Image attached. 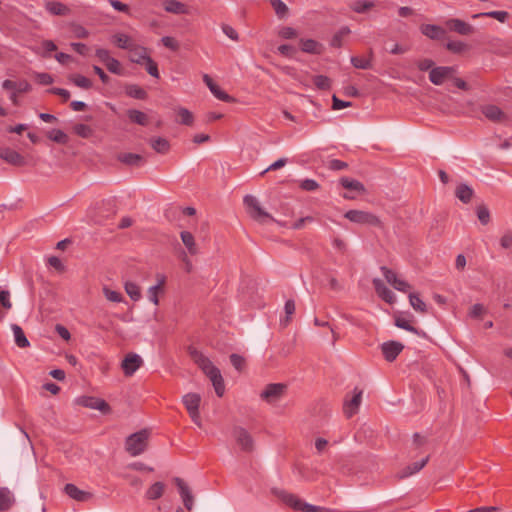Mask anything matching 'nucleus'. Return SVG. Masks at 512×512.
<instances>
[{
	"label": "nucleus",
	"instance_id": "obj_30",
	"mask_svg": "<svg viewBox=\"0 0 512 512\" xmlns=\"http://www.w3.org/2000/svg\"><path fill=\"white\" fill-rule=\"evenodd\" d=\"M127 116L130 119L131 122L136 123L141 126H146L149 122V118L147 114L140 110L136 109H129L127 111Z\"/></svg>",
	"mask_w": 512,
	"mask_h": 512
},
{
	"label": "nucleus",
	"instance_id": "obj_61",
	"mask_svg": "<svg viewBox=\"0 0 512 512\" xmlns=\"http://www.w3.org/2000/svg\"><path fill=\"white\" fill-rule=\"evenodd\" d=\"M484 313H486V309L482 304H474L469 311V316L471 318H480Z\"/></svg>",
	"mask_w": 512,
	"mask_h": 512
},
{
	"label": "nucleus",
	"instance_id": "obj_7",
	"mask_svg": "<svg viewBox=\"0 0 512 512\" xmlns=\"http://www.w3.org/2000/svg\"><path fill=\"white\" fill-rule=\"evenodd\" d=\"M344 217L349 221L359 225H370L381 227L382 223L380 219L373 213L364 210H348Z\"/></svg>",
	"mask_w": 512,
	"mask_h": 512
},
{
	"label": "nucleus",
	"instance_id": "obj_19",
	"mask_svg": "<svg viewBox=\"0 0 512 512\" xmlns=\"http://www.w3.org/2000/svg\"><path fill=\"white\" fill-rule=\"evenodd\" d=\"M0 158L15 166H22L25 164L24 157L17 151L10 148H1Z\"/></svg>",
	"mask_w": 512,
	"mask_h": 512
},
{
	"label": "nucleus",
	"instance_id": "obj_5",
	"mask_svg": "<svg viewBox=\"0 0 512 512\" xmlns=\"http://www.w3.org/2000/svg\"><path fill=\"white\" fill-rule=\"evenodd\" d=\"M150 431L142 429L127 437L125 442L126 451L132 455L137 456L145 451L148 445Z\"/></svg>",
	"mask_w": 512,
	"mask_h": 512
},
{
	"label": "nucleus",
	"instance_id": "obj_11",
	"mask_svg": "<svg viewBox=\"0 0 512 512\" xmlns=\"http://www.w3.org/2000/svg\"><path fill=\"white\" fill-rule=\"evenodd\" d=\"M362 395L363 390L354 388L352 395L346 396L343 404V412L347 418H351L358 412L362 402Z\"/></svg>",
	"mask_w": 512,
	"mask_h": 512
},
{
	"label": "nucleus",
	"instance_id": "obj_44",
	"mask_svg": "<svg viewBox=\"0 0 512 512\" xmlns=\"http://www.w3.org/2000/svg\"><path fill=\"white\" fill-rule=\"evenodd\" d=\"M203 81L206 83L210 91L217 97L219 100L224 101V91H222L214 82L213 79L208 75L204 74Z\"/></svg>",
	"mask_w": 512,
	"mask_h": 512
},
{
	"label": "nucleus",
	"instance_id": "obj_2",
	"mask_svg": "<svg viewBox=\"0 0 512 512\" xmlns=\"http://www.w3.org/2000/svg\"><path fill=\"white\" fill-rule=\"evenodd\" d=\"M64 492L72 499L81 502H87L94 496L104 497L106 492L97 487H78L73 483H67L64 487Z\"/></svg>",
	"mask_w": 512,
	"mask_h": 512
},
{
	"label": "nucleus",
	"instance_id": "obj_62",
	"mask_svg": "<svg viewBox=\"0 0 512 512\" xmlns=\"http://www.w3.org/2000/svg\"><path fill=\"white\" fill-rule=\"evenodd\" d=\"M71 30H72L73 34L75 35V37H77V38L84 39L89 36V32L87 31V29L81 25L73 24L71 26Z\"/></svg>",
	"mask_w": 512,
	"mask_h": 512
},
{
	"label": "nucleus",
	"instance_id": "obj_15",
	"mask_svg": "<svg viewBox=\"0 0 512 512\" xmlns=\"http://www.w3.org/2000/svg\"><path fill=\"white\" fill-rule=\"evenodd\" d=\"M446 26L451 30L460 35H470L474 32V27L457 18H452L446 21Z\"/></svg>",
	"mask_w": 512,
	"mask_h": 512
},
{
	"label": "nucleus",
	"instance_id": "obj_27",
	"mask_svg": "<svg viewBox=\"0 0 512 512\" xmlns=\"http://www.w3.org/2000/svg\"><path fill=\"white\" fill-rule=\"evenodd\" d=\"M164 9L165 11L173 14H186L187 8L186 5L180 1L177 0H166L164 2Z\"/></svg>",
	"mask_w": 512,
	"mask_h": 512
},
{
	"label": "nucleus",
	"instance_id": "obj_43",
	"mask_svg": "<svg viewBox=\"0 0 512 512\" xmlns=\"http://www.w3.org/2000/svg\"><path fill=\"white\" fill-rule=\"evenodd\" d=\"M177 114L179 116V119L177 120L178 123L191 126L194 122L193 114L186 108H179L177 109Z\"/></svg>",
	"mask_w": 512,
	"mask_h": 512
},
{
	"label": "nucleus",
	"instance_id": "obj_40",
	"mask_svg": "<svg viewBox=\"0 0 512 512\" xmlns=\"http://www.w3.org/2000/svg\"><path fill=\"white\" fill-rule=\"evenodd\" d=\"M473 18H480V17H490L498 20L501 23L506 22V20L509 17L508 12L506 11H489V12H482L477 13L472 16Z\"/></svg>",
	"mask_w": 512,
	"mask_h": 512
},
{
	"label": "nucleus",
	"instance_id": "obj_48",
	"mask_svg": "<svg viewBox=\"0 0 512 512\" xmlns=\"http://www.w3.org/2000/svg\"><path fill=\"white\" fill-rule=\"evenodd\" d=\"M104 65L106 66L107 70L113 74H123V68L121 63L114 57H111L110 60Z\"/></svg>",
	"mask_w": 512,
	"mask_h": 512
},
{
	"label": "nucleus",
	"instance_id": "obj_50",
	"mask_svg": "<svg viewBox=\"0 0 512 512\" xmlns=\"http://www.w3.org/2000/svg\"><path fill=\"white\" fill-rule=\"evenodd\" d=\"M230 362L232 366L238 371L242 372L245 369L246 361L245 358L238 354H231L230 355Z\"/></svg>",
	"mask_w": 512,
	"mask_h": 512
},
{
	"label": "nucleus",
	"instance_id": "obj_14",
	"mask_svg": "<svg viewBox=\"0 0 512 512\" xmlns=\"http://www.w3.org/2000/svg\"><path fill=\"white\" fill-rule=\"evenodd\" d=\"M77 402H78V404H80L84 407L99 410L104 414H107L110 412L109 404L101 398L92 397V396H83V397L78 398Z\"/></svg>",
	"mask_w": 512,
	"mask_h": 512
},
{
	"label": "nucleus",
	"instance_id": "obj_60",
	"mask_svg": "<svg viewBox=\"0 0 512 512\" xmlns=\"http://www.w3.org/2000/svg\"><path fill=\"white\" fill-rule=\"evenodd\" d=\"M446 46L448 50L454 53H460L467 49V45L461 41H450Z\"/></svg>",
	"mask_w": 512,
	"mask_h": 512
},
{
	"label": "nucleus",
	"instance_id": "obj_46",
	"mask_svg": "<svg viewBox=\"0 0 512 512\" xmlns=\"http://www.w3.org/2000/svg\"><path fill=\"white\" fill-rule=\"evenodd\" d=\"M301 49L307 53H320L321 46L312 39L301 40Z\"/></svg>",
	"mask_w": 512,
	"mask_h": 512
},
{
	"label": "nucleus",
	"instance_id": "obj_59",
	"mask_svg": "<svg viewBox=\"0 0 512 512\" xmlns=\"http://www.w3.org/2000/svg\"><path fill=\"white\" fill-rule=\"evenodd\" d=\"M477 217L483 225L488 224L490 221V212L487 207L479 206L477 208Z\"/></svg>",
	"mask_w": 512,
	"mask_h": 512
},
{
	"label": "nucleus",
	"instance_id": "obj_33",
	"mask_svg": "<svg viewBox=\"0 0 512 512\" xmlns=\"http://www.w3.org/2000/svg\"><path fill=\"white\" fill-rule=\"evenodd\" d=\"M150 145L157 153L160 154H166L170 149L168 140L162 137L151 138Z\"/></svg>",
	"mask_w": 512,
	"mask_h": 512
},
{
	"label": "nucleus",
	"instance_id": "obj_64",
	"mask_svg": "<svg viewBox=\"0 0 512 512\" xmlns=\"http://www.w3.org/2000/svg\"><path fill=\"white\" fill-rule=\"evenodd\" d=\"M500 245L503 249H510L512 248V233L506 232L501 238H500Z\"/></svg>",
	"mask_w": 512,
	"mask_h": 512
},
{
	"label": "nucleus",
	"instance_id": "obj_24",
	"mask_svg": "<svg viewBox=\"0 0 512 512\" xmlns=\"http://www.w3.org/2000/svg\"><path fill=\"white\" fill-rule=\"evenodd\" d=\"M481 111L491 121H502L505 117L502 110L496 105H485Z\"/></svg>",
	"mask_w": 512,
	"mask_h": 512
},
{
	"label": "nucleus",
	"instance_id": "obj_51",
	"mask_svg": "<svg viewBox=\"0 0 512 512\" xmlns=\"http://www.w3.org/2000/svg\"><path fill=\"white\" fill-rule=\"evenodd\" d=\"M163 283H164V280L162 279L158 284H156L148 289V298L154 305L159 304L158 293H159Z\"/></svg>",
	"mask_w": 512,
	"mask_h": 512
},
{
	"label": "nucleus",
	"instance_id": "obj_18",
	"mask_svg": "<svg viewBox=\"0 0 512 512\" xmlns=\"http://www.w3.org/2000/svg\"><path fill=\"white\" fill-rule=\"evenodd\" d=\"M373 285L377 295L383 299L385 302L389 304H393L395 302L394 293L383 283V281L379 278L373 279Z\"/></svg>",
	"mask_w": 512,
	"mask_h": 512
},
{
	"label": "nucleus",
	"instance_id": "obj_56",
	"mask_svg": "<svg viewBox=\"0 0 512 512\" xmlns=\"http://www.w3.org/2000/svg\"><path fill=\"white\" fill-rule=\"evenodd\" d=\"M284 311L286 314V318L284 320H281V324L286 326L289 323L291 316L295 312V303L293 300H287L285 302Z\"/></svg>",
	"mask_w": 512,
	"mask_h": 512
},
{
	"label": "nucleus",
	"instance_id": "obj_25",
	"mask_svg": "<svg viewBox=\"0 0 512 512\" xmlns=\"http://www.w3.org/2000/svg\"><path fill=\"white\" fill-rule=\"evenodd\" d=\"M180 237L189 254L196 255L198 253V247L193 234L189 231H182Z\"/></svg>",
	"mask_w": 512,
	"mask_h": 512
},
{
	"label": "nucleus",
	"instance_id": "obj_53",
	"mask_svg": "<svg viewBox=\"0 0 512 512\" xmlns=\"http://www.w3.org/2000/svg\"><path fill=\"white\" fill-rule=\"evenodd\" d=\"M143 65H145L148 74L152 77L159 78L158 65L150 56L146 58Z\"/></svg>",
	"mask_w": 512,
	"mask_h": 512
},
{
	"label": "nucleus",
	"instance_id": "obj_26",
	"mask_svg": "<svg viewBox=\"0 0 512 512\" xmlns=\"http://www.w3.org/2000/svg\"><path fill=\"white\" fill-rule=\"evenodd\" d=\"M11 329L13 331L14 341L19 348H27L30 346V343L27 337L25 336L24 331L19 325L12 324Z\"/></svg>",
	"mask_w": 512,
	"mask_h": 512
},
{
	"label": "nucleus",
	"instance_id": "obj_35",
	"mask_svg": "<svg viewBox=\"0 0 512 512\" xmlns=\"http://www.w3.org/2000/svg\"><path fill=\"white\" fill-rule=\"evenodd\" d=\"M126 94L134 99L145 100L147 98V92L136 84H129L125 87Z\"/></svg>",
	"mask_w": 512,
	"mask_h": 512
},
{
	"label": "nucleus",
	"instance_id": "obj_12",
	"mask_svg": "<svg viewBox=\"0 0 512 512\" xmlns=\"http://www.w3.org/2000/svg\"><path fill=\"white\" fill-rule=\"evenodd\" d=\"M143 364L142 358L136 353H128L122 360L121 368L125 376H132Z\"/></svg>",
	"mask_w": 512,
	"mask_h": 512
},
{
	"label": "nucleus",
	"instance_id": "obj_45",
	"mask_svg": "<svg viewBox=\"0 0 512 512\" xmlns=\"http://www.w3.org/2000/svg\"><path fill=\"white\" fill-rule=\"evenodd\" d=\"M409 302L414 310H416L420 313H426L427 306L417 294L410 293L409 294Z\"/></svg>",
	"mask_w": 512,
	"mask_h": 512
},
{
	"label": "nucleus",
	"instance_id": "obj_37",
	"mask_svg": "<svg viewBox=\"0 0 512 512\" xmlns=\"http://www.w3.org/2000/svg\"><path fill=\"white\" fill-rule=\"evenodd\" d=\"M68 79L79 88L88 90L92 87V81L81 74H71Z\"/></svg>",
	"mask_w": 512,
	"mask_h": 512
},
{
	"label": "nucleus",
	"instance_id": "obj_1",
	"mask_svg": "<svg viewBox=\"0 0 512 512\" xmlns=\"http://www.w3.org/2000/svg\"><path fill=\"white\" fill-rule=\"evenodd\" d=\"M188 353L191 359L198 367L210 378L215 392L219 397L224 395V385L222 383V375L220 370L199 350L190 346Z\"/></svg>",
	"mask_w": 512,
	"mask_h": 512
},
{
	"label": "nucleus",
	"instance_id": "obj_16",
	"mask_svg": "<svg viewBox=\"0 0 512 512\" xmlns=\"http://www.w3.org/2000/svg\"><path fill=\"white\" fill-rule=\"evenodd\" d=\"M381 348L385 359L389 362H392L403 350L404 345L397 341H389L383 343Z\"/></svg>",
	"mask_w": 512,
	"mask_h": 512
},
{
	"label": "nucleus",
	"instance_id": "obj_22",
	"mask_svg": "<svg viewBox=\"0 0 512 512\" xmlns=\"http://www.w3.org/2000/svg\"><path fill=\"white\" fill-rule=\"evenodd\" d=\"M2 87L5 90H11L16 93H27L31 90V85L27 80L21 81H12V80H4L2 83Z\"/></svg>",
	"mask_w": 512,
	"mask_h": 512
},
{
	"label": "nucleus",
	"instance_id": "obj_29",
	"mask_svg": "<svg viewBox=\"0 0 512 512\" xmlns=\"http://www.w3.org/2000/svg\"><path fill=\"white\" fill-rule=\"evenodd\" d=\"M421 32L430 39H440L444 34L441 27L432 24L422 25Z\"/></svg>",
	"mask_w": 512,
	"mask_h": 512
},
{
	"label": "nucleus",
	"instance_id": "obj_3",
	"mask_svg": "<svg viewBox=\"0 0 512 512\" xmlns=\"http://www.w3.org/2000/svg\"><path fill=\"white\" fill-rule=\"evenodd\" d=\"M273 492L286 504L293 507L296 510H300L303 512H336L333 509L315 506L312 504L305 503L298 499L295 495L289 494L283 490L274 489Z\"/></svg>",
	"mask_w": 512,
	"mask_h": 512
},
{
	"label": "nucleus",
	"instance_id": "obj_47",
	"mask_svg": "<svg viewBox=\"0 0 512 512\" xmlns=\"http://www.w3.org/2000/svg\"><path fill=\"white\" fill-rule=\"evenodd\" d=\"M48 138L56 143L66 144L68 136L59 129H53L48 133Z\"/></svg>",
	"mask_w": 512,
	"mask_h": 512
},
{
	"label": "nucleus",
	"instance_id": "obj_49",
	"mask_svg": "<svg viewBox=\"0 0 512 512\" xmlns=\"http://www.w3.org/2000/svg\"><path fill=\"white\" fill-rule=\"evenodd\" d=\"M273 9L275 10V13L283 18L286 16L287 12H288V7L287 5L281 1V0H269Z\"/></svg>",
	"mask_w": 512,
	"mask_h": 512
},
{
	"label": "nucleus",
	"instance_id": "obj_20",
	"mask_svg": "<svg viewBox=\"0 0 512 512\" xmlns=\"http://www.w3.org/2000/svg\"><path fill=\"white\" fill-rule=\"evenodd\" d=\"M15 502L14 493L7 487H0V512L8 511Z\"/></svg>",
	"mask_w": 512,
	"mask_h": 512
},
{
	"label": "nucleus",
	"instance_id": "obj_9",
	"mask_svg": "<svg viewBox=\"0 0 512 512\" xmlns=\"http://www.w3.org/2000/svg\"><path fill=\"white\" fill-rule=\"evenodd\" d=\"M201 402V397L197 393H188L183 396V404L187 409L189 416L192 421L198 426H202L201 417L199 413V406Z\"/></svg>",
	"mask_w": 512,
	"mask_h": 512
},
{
	"label": "nucleus",
	"instance_id": "obj_55",
	"mask_svg": "<svg viewBox=\"0 0 512 512\" xmlns=\"http://www.w3.org/2000/svg\"><path fill=\"white\" fill-rule=\"evenodd\" d=\"M103 294L107 300L114 303H120L123 300V296L121 293L111 290L108 287L103 288Z\"/></svg>",
	"mask_w": 512,
	"mask_h": 512
},
{
	"label": "nucleus",
	"instance_id": "obj_4",
	"mask_svg": "<svg viewBox=\"0 0 512 512\" xmlns=\"http://www.w3.org/2000/svg\"><path fill=\"white\" fill-rule=\"evenodd\" d=\"M288 392V385L285 383H269L259 393V398L268 405H276Z\"/></svg>",
	"mask_w": 512,
	"mask_h": 512
},
{
	"label": "nucleus",
	"instance_id": "obj_31",
	"mask_svg": "<svg viewBox=\"0 0 512 512\" xmlns=\"http://www.w3.org/2000/svg\"><path fill=\"white\" fill-rule=\"evenodd\" d=\"M455 195L463 203H468L472 199L473 190L467 184H460L456 187Z\"/></svg>",
	"mask_w": 512,
	"mask_h": 512
},
{
	"label": "nucleus",
	"instance_id": "obj_8",
	"mask_svg": "<svg viewBox=\"0 0 512 512\" xmlns=\"http://www.w3.org/2000/svg\"><path fill=\"white\" fill-rule=\"evenodd\" d=\"M244 203L247 206L250 216L252 218H254L255 220H257L261 223H266L268 221L274 220L270 214H268L266 211H264L262 209V207L260 206V203L256 197L247 195L244 198Z\"/></svg>",
	"mask_w": 512,
	"mask_h": 512
},
{
	"label": "nucleus",
	"instance_id": "obj_58",
	"mask_svg": "<svg viewBox=\"0 0 512 512\" xmlns=\"http://www.w3.org/2000/svg\"><path fill=\"white\" fill-rule=\"evenodd\" d=\"M314 84L317 88L326 90L330 88V79L324 75H318L314 77Z\"/></svg>",
	"mask_w": 512,
	"mask_h": 512
},
{
	"label": "nucleus",
	"instance_id": "obj_10",
	"mask_svg": "<svg viewBox=\"0 0 512 512\" xmlns=\"http://www.w3.org/2000/svg\"><path fill=\"white\" fill-rule=\"evenodd\" d=\"M341 186L346 189L348 192L343 194V198L347 200H354L358 196L363 195L366 193L365 186L358 180L349 178V177H342L340 179Z\"/></svg>",
	"mask_w": 512,
	"mask_h": 512
},
{
	"label": "nucleus",
	"instance_id": "obj_34",
	"mask_svg": "<svg viewBox=\"0 0 512 512\" xmlns=\"http://www.w3.org/2000/svg\"><path fill=\"white\" fill-rule=\"evenodd\" d=\"M164 491L165 485L163 482H154L146 491L145 496L149 500H156L163 495Z\"/></svg>",
	"mask_w": 512,
	"mask_h": 512
},
{
	"label": "nucleus",
	"instance_id": "obj_36",
	"mask_svg": "<svg viewBox=\"0 0 512 512\" xmlns=\"http://www.w3.org/2000/svg\"><path fill=\"white\" fill-rule=\"evenodd\" d=\"M372 56H373V51H372V49H370L368 58L353 56V57H351V63L355 68H358V69H370L372 67V63H371Z\"/></svg>",
	"mask_w": 512,
	"mask_h": 512
},
{
	"label": "nucleus",
	"instance_id": "obj_6",
	"mask_svg": "<svg viewBox=\"0 0 512 512\" xmlns=\"http://www.w3.org/2000/svg\"><path fill=\"white\" fill-rule=\"evenodd\" d=\"M232 438L240 451L249 454L255 450V440L245 428L235 427L232 431Z\"/></svg>",
	"mask_w": 512,
	"mask_h": 512
},
{
	"label": "nucleus",
	"instance_id": "obj_52",
	"mask_svg": "<svg viewBox=\"0 0 512 512\" xmlns=\"http://www.w3.org/2000/svg\"><path fill=\"white\" fill-rule=\"evenodd\" d=\"M351 30L349 29V27L347 26H344L342 27L335 35L334 37L332 38L331 40V44L332 46L334 47H340L341 44H342V38L347 36L348 34H350Z\"/></svg>",
	"mask_w": 512,
	"mask_h": 512
},
{
	"label": "nucleus",
	"instance_id": "obj_63",
	"mask_svg": "<svg viewBox=\"0 0 512 512\" xmlns=\"http://www.w3.org/2000/svg\"><path fill=\"white\" fill-rule=\"evenodd\" d=\"M300 187L305 191H315L319 188V184L313 179H304L300 182Z\"/></svg>",
	"mask_w": 512,
	"mask_h": 512
},
{
	"label": "nucleus",
	"instance_id": "obj_28",
	"mask_svg": "<svg viewBox=\"0 0 512 512\" xmlns=\"http://www.w3.org/2000/svg\"><path fill=\"white\" fill-rule=\"evenodd\" d=\"M112 41L117 47L125 50H129L135 44L131 37L124 33L113 35Z\"/></svg>",
	"mask_w": 512,
	"mask_h": 512
},
{
	"label": "nucleus",
	"instance_id": "obj_23",
	"mask_svg": "<svg viewBox=\"0 0 512 512\" xmlns=\"http://www.w3.org/2000/svg\"><path fill=\"white\" fill-rule=\"evenodd\" d=\"M129 59L133 63L143 64L146 58L149 57L147 49L138 44H134L129 50Z\"/></svg>",
	"mask_w": 512,
	"mask_h": 512
},
{
	"label": "nucleus",
	"instance_id": "obj_54",
	"mask_svg": "<svg viewBox=\"0 0 512 512\" xmlns=\"http://www.w3.org/2000/svg\"><path fill=\"white\" fill-rule=\"evenodd\" d=\"M73 130L78 136L82 138H89L93 134L92 129L86 124H76Z\"/></svg>",
	"mask_w": 512,
	"mask_h": 512
},
{
	"label": "nucleus",
	"instance_id": "obj_42",
	"mask_svg": "<svg viewBox=\"0 0 512 512\" xmlns=\"http://www.w3.org/2000/svg\"><path fill=\"white\" fill-rule=\"evenodd\" d=\"M395 325L398 328L404 329L406 331L412 332L414 334L419 335V331L411 324V320L403 317V316H397L395 317Z\"/></svg>",
	"mask_w": 512,
	"mask_h": 512
},
{
	"label": "nucleus",
	"instance_id": "obj_13",
	"mask_svg": "<svg viewBox=\"0 0 512 512\" xmlns=\"http://www.w3.org/2000/svg\"><path fill=\"white\" fill-rule=\"evenodd\" d=\"M454 72H455L454 67L438 66V67L431 69V71L429 72V80L434 85H442L446 79L452 77Z\"/></svg>",
	"mask_w": 512,
	"mask_h": 512
},
{
	"label": "nucleus",
	"instance_id": "obj_41",
	"mask_svg": "<svg viewBox=\"0 0 512 512\" xmlns=\"http://www.w3.org/2000/svg\"><path fill=\"white\" fill-rule=\"evenodd\" d=\"M124 288H125V291L128 294V296L133 301H138L141 298V290H140V287L136 283L131 282V281H126L124 284Z\"/></svg>",
	"mask_w": 512,
	"mask_h": 512
},
{
	"label": "nucleus",
	"instance_id": "obj_21",
	"mask_svg": "<svg viewBox=\"0 0 512 512\" xmlns=\"http://www.w3.org/2000/svg\"><path fill=\"white\" fill-rule=\"evenodd\" d=\"M117 159L121 163L131 167H139L146 162L145 158L142 155L136 153H120L117 156Z\"/></svg>",
	"mask_w": 512,
	"mask_h": 512
},
{
	"label": "nucleus",
	"instance_id": "obj_32",
	"mask_svg": "<svg viewBox=\"0 0 512 512\" xmlns=\"http://www.w3.org/2000/svg\"><path fill=\"white\" fill-rule=\"evenodd\" d=\"M375 6V2L371 0H353L349 3V7L356 13H364Z\"/></svg>",
	"mask_w": 512,
	"mask_h": 512
},
{
	"label": "nucleus",
	"instance_id": "obj_38",
	"mask_svg": "<svg viewBox=\"0 0 512 512\" xmlns=\"http://www.w3.org/2000/svg\"><path fill=\"white\" fill-rule=\"evenodd\" d=\"M426 462L427 458L414 462L413 464L407 466L401 471L400 477L406 478L412 476L416 472L420 471L425 466Z\"/></svg>",
	"mask_w": 512,
	"mask_h": 512
},
{
	"label": "nucleus",
	"instance_id": "obj_39",
	"mask_svg": "<svg viewBox=\"0 0 512 512\" xmlns=\"http://www.w3.org/2000/svg\"><path fill=\"white\" fill-rule=\"evenodd\" d=\"M46 9L53 15H66L69 12V8L58 1L48 2Z\"/></svg>",
	"mask_w": 512,
	"mask_h": 512
},
{
	"label": "nucleus",
	"instance_id": "obj_57",
	"mask_svg": "<svg viewBox=\"0 0 512 512\" xmlns=\"http://www.w3.org/2000/svg\"><path fill=\"white\" fill-rule=\"evenodd\" d=\"M161 42L166 48L172 51H177L180 47L179 42L171 36L162 37Z\"/></svg>",
	"mask_w": 512,
	"mask_h": 512
},
{
	"label": "nucleus",
	"instance_id": "obj_17",
	"mask_svg": "<svg viewBox=\"0 0 512 512\" xmlns=\"http://www.w3.org/2000/svg\"><path fill=\"white\" fill-rule=\"evenodd\" d=\"M177 486L184 507L188 511H191L194 507L195 502V497L192 490L190 489L186 482H177Z\"/></svg>",
	"mask_w": 512,
	"mask_h": 512
}]
</instances>
